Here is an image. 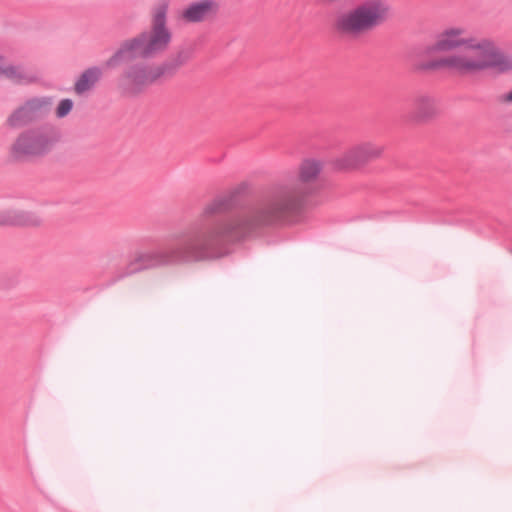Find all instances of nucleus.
I'll return each mask as SVG.
<instances>
[{"mask_svg": "<svg viewBox=\"0 0 512 512\" xmlns=\"http://www.w3.org/2000/svg\"><path fill=\"white\" fill-rule=\"evenodd\" d=\"M322 169L320 160L305 159L296 177L271 183L246 205L241 200L249 189L246 182L214 196L185 229L150 250L136 252L115 271L110 284L144 270L218 259L230 245L294 222L320 190Z\"/></svg>", "mask_w": 512, "mask_h": 512, "instance_id": "nucleus-1", "label": "nucleus"}, {"mask_svg": "<svg viewBox=\"0 0 512 512\" xmlns=\"http://www.w3.org/2000/svg\"><path fill=\"white\" fill-rule=\"evenodd\" d=\"M167 12L168 3H159L153 10L151 30L123 40L105 61L107 69L123 66L118 77V87L124 94L139 95L162 81L157 64L136 60L154 58L168 48L172 34L167 28Z\"/></svg>", "mask_w": 512, "mask_h": 512, "instance_id": "nucleus-2", "label": "nucleus"}, {"mask_svg": "<svg viewBox=\"0 0 512 512\" xmlns=\"http://www.w3.org/2000/svg\"><path fill=\"white\" fill-rule=\"evenodd\" d=\"M463 33L462 28L445 29L438 35L435 43L426 48V52L428 54L444 53L464 46L469 50H478V58L456 53L427 61L421 65V69H447L460 75L472 74L491 68L500 73L512 70V57L503 53L494 42L488 39L463 38L461 37Z\"/></svg>", "mask_w": 512, "mask_h": 512, "instance_id": "nucleus-3", "label": "nucleus"}, {"mask_svg": "<svg viewBox=\"0 0 512 512\" xmlns=\"http://www.w3.org/2000/svg\"><path fill=\"white\" fill-rule=\"evenodd\" d=\"M390 10L386 0H365L355 8L337 15L333 28L341 38L356 39L386 22Z\"/></svg>", "mask_w": 512, "mask_h": 512, "instance_id": "nucleus-4", "label": "nucleus"}, {"mask_svg": "<svg viewBox=\"0 0 512 512\" xmlns=\"http://www.w3.org/2000/svg\"><path fill=\"white\" fill-rule=\"evenodd\" d=\"M61 132L53 125L22 131L10 147V157L17 162L48 155L60 141Z\"/></svg>", "mask_w": 512, "mask_h": 512, "instance_id": "nucleus-5", "label": "nucleus"}, {"mask_svg": "<svg viewBox=\"0 0 512 512\" xmlns=\"http://www.w3.org/2000/svg\"><path fill=\"white\" fill-rule=\"evenodd\" d=\"M53 106L52 96L32 97L12 111L6 125L17 129L46 118Z\"/></svg>", "mask_w": 512, "mask_h": 512, "instance_id": "nucleus-6", "label": "nucleus"}, {"mask_svg": "<svg viewBox=\"0 0 512 512\" xmlns=\"http://www.w3.org/2000/svg\"><path fill=\"white\" fill-rule=\"evenodd\" d=\"M383 147L370 142L362 143L350 148L342 156L334 160V167L337 170H355L367 163L379 158Z\"/></svg>", "mask_w": 512, "mask_h": 512, "instance_id": "nucleus-7", "label": "nucleus"}, {"mask_svg": "<svg viewBox=\"0 0 512 512\" xmlns=\"http://www.w3.org/2000/svg\"><path fill=\"white\" fill-rule=\"evenodd\" d=\"M440 113L436 98L425 92L415 94L411 101L409 119L418 124L429 123Z\"/></svg>", "mask_w": 512, "mask_h": 512, "instance_id": "nucleus-8", "label": "nucleus"}, {"mask_svg": "<svg viewBox=\"0 0 512 512\" xmlns=\"http://www.w3.org/2000/svg\"><path fill=\"white\" fill-rule=\"evenodd\" d=\"M0 77L17 85H27L38 80L36 72L24 64H12L0 55Z\"/></svg>", "mask_w": 512, "mask_h": 512, "instance_id": "nucleus-9", "label": "nucleus"}, {"mask_svg": "<svg viewBox=\"0 0 512 512\" xmlns=\"http://www.w3.org/2000/svg\"><path fill=\"white\" fill-rule=\"evenodd\" d=\"M219 10L215 0H200L190 3L181 14L187 23H200L214 18Z\"/></svg>", "mask_w": 512, "mask_h": 512, "instance_id": "nucleus-10", "label": "nucleus"}, {"mask_svg": "<svg viewBox=\"0 0 512 512\" xmlns=\"http://www.w3.org/2000/svg\"><path fill=\"white\" fill-rule=\"evenodd\" d=\"M41 218L33 213L23 210L0 211V225L39 226Z\"/></svg>", "mask_w": 512, "mask_h": 512, "instance_id": "nucleus-11", "label": "nucleus"}, {"mask_svg": "<svg viewBox=\"0 0 512 512\" xmlns=\"http://www.w3.org/2000/svg\"><path fill=\"white\" fill-rule=\"evenodd\" d=\"M191 58V52L187 49H181L170 58L157 64L162 80L173 78L178 70L185 65Z\"/></svg>", "mask_w": 512, "mask_h": 512, "instance_id": "nucleus-12", "label": "nucleus"}, {"mask_svg": "<svg viewBox=\"0 0 512 512\" xmlns=\"http://www.w3.org/2000/svg\"><path fill=\"white\" fill-rule=\"evenodd\" d=\"M101 77L102 70L98 66H92L86 69L75 82L74 90L76 94L82 95L91 90Z\"/></svg>", "mask_w": 512, "mask_h": 512, "instance_id": "nucleus-13", "label": "nucleus"}, {"mask_svg": "<svg viewBox=\"0 0 512 512\" xmlns=\"http://www.w3.org/2000/svg\"><path fill=\"white\" fill-rule=\"evenodd\" d=\"M73 105L74 103L71 99H62L56 108V117L60 119L66 117L72 111Z\"/></svg>", "mask_w": 512, "mask_h": 512, "instance_id": "nucleus-14", "label": "nucleus"}, {"mask_svg": "<svg viewBox=\"0 0 512 512\" xmlns=\"http://www.w3.org/2000/svg\"><path fill=\"white\" fill-rule=\"evenodd\" d=\"M499 102L505 103V104H511L512 103V90L508 93L502 94L499 96Z\"/></svg>", "mask_w": 512, "mask_h": 512, "instance_id": "nucleus-15", "label": "nucleus"}]
</instances>
